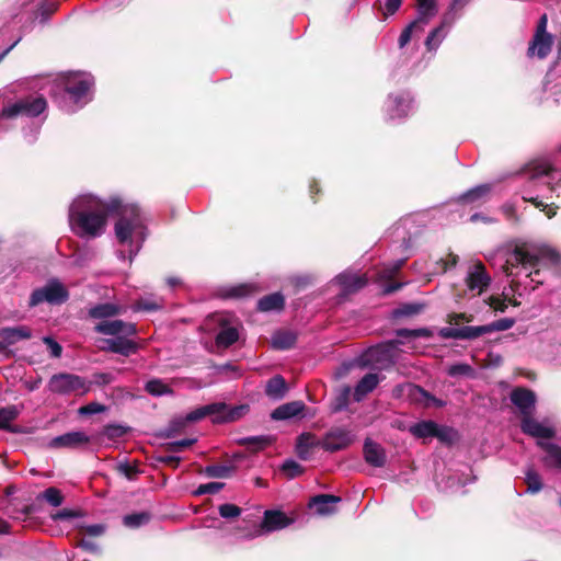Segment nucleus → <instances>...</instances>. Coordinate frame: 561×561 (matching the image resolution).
Segmentation results:
<instances>
[{
  "label": "nucleus",
  "instance_id": "nucleus-1",
  "mask_svg": "<svg viewBox=\"0 0 561 561\" xmlns=\"http://www.w3.org/2000/svg\"><path fill=\"white\" fill-rule=\"evenodd\" d=\"M124 308L113 302H103L92 306L88 310L91 319L99 320L94 327V331L112 336L104 339L101 350L116 353L123 356H129L138 351V344L130 337L137 334L136 325L131 322L114 319L122 314Z\"/></svg>",
  "mask_w": 561,
  "mask_h": 561
},
{
  "label": "nucleus",
  "instance_id": "nucleus-2",
  "mask_svg": "<svg viewBox=\"0 0 561 561\" xmlns=\"http://www.w3.org/2000/svg\"><path fill=\"white\" fill-rule=\"evenodd\" d=\"M107 208V205L94 195L78 196L68 211L71 231L85 240L101 237L106 228Z\"/></svg>",
  "mask_w": 561,
  "mask_h": 561
},
{
  "label": "nucleus",
  "instance_id": "nucleus-3",
  "mask_svg": "<svg viewBox=\"0 0 561 561\" xmlns=\"http://www.w3.org/2000/svg\"><path fill=\"white\" fill-rule=\"evenodd\" d=\"M543 262L558 265L561 262V256L550 247L523 243L506 253L503 268L507 276H518L525 273L533 283L542 284L543 280L537 276L540 274V266Z\"/></svg>",
  "mask_w": 561,
  "mask_h": 561
},
{
  "label": "nucleus",
  "instance_id": "nucleus-4",
  "mask_svg": "<svg viewBox=\"0 0 561 561\" xmlns=\"http://www.w3.org/2000/svg\"><path fill=\"white\" fill-rule=\"evenodd\" d=\"M114 232L118 244L127 250H117V257L131 264L147 237L145 217L136 205L121 207Z\"/></svg>",
  "mask_w": 561,
  "mask_h": 561
},
{
  "label": "nucleus",
  "instance_id": "nucleus-5",
  "mask_svg": "<svg viewBox=\"0 0 561 561\" xmlns=\"http://www.w3.org/2000/svg\"><path fill=\"white\" fill-rule=\"evenodd\" d=\"M553 173L554 170L548 161L536 163L530 171V181L523 190V199L546 211L548 218H552L556 210L548 207L540 198H549L547 193L552 191L550 180L554 179Z\"/></svg>",
  "mask_w": 561,
  "mask_h": 561
},
{
  "label": "nucleus",
  "instance_id": "nucleus-6",
  "mask_svg": "<svg viewBox=\"0 0 561 561\" xmlns=\"http://www.w3.org/2000/svg\"><path fill=\"white\" fill-rule=\"evenodd\" d=\"M47 388L59 396H83L90 391L91 382L75 374L59 373L49 378Z\"/></svg>",
  "mask_w": 561,
  "mask_h": 561
},
{
  "label": "nucleus",
  "instance_id": "nucleus-7",
  "mask_svg": "<svg viewBox=\"0 0 561 561\" xmlns=\"http://www.w3.org/2000/svg\"><path fill=\"white\" fill-rule=\"evenodd\" d=\"M61 85L70 100L82 106L90 100L88 94L93 85V78L88 73H68L61 78Z\"/></svg>",
  "mask_w": 561,
  "mask_h": 561
},
{
  "label": "nucleus",
  "instance_id": "nucleus-8",
  "mask_svg": "<svg viewBox=\"0 0 561 561\" xmlns=\"http://www.w3.org/2000/svg\"><path fill=\"white\" fill-rule=\"evenodd\" d=\"M69 298L68 289L56 278L49 279L44 286L33 290L28 306L35 307L43 302L61 305Z\"/></svg>",
  "mask_w": 561,
  "mask_h": 561
},
{
  "label": "nucleus",
  "instance_id": "nucleus-9",
  "mask_svg": "<svg viewBox=\"0 0 561 561\" xmlns=\"http://www.w3.org/2000/svg\"><path fill=\"white\" fill-rule=\"evenodd\" d=\"M414 110V99L408 91L390 93L385 102L383 111L389 121H402Z\"/></svg>",
  "mask_w": 561,
  "mask_h": 561
},
{
  "label": "nucleus",
  "instance_id": "nucleus-10",
  "mask_svg": "<svg viewBox=\"0 0 561 561\" xmlns=\"http://www.w3.org/2000/svg\"><path fill=\"white\" fill-rule=\"evenodd\" d=\"M47 103L46 100L42 96L38 98H27L4 106L1 111V118H13L18 115H25L28 117H35L43 113L46 110Z\"/></svg>",
  "mask_w": 561,
  "mask_h": 561
},
{
  "label": "nucleus",
  "instance_id": "nucleus-11",
  "mask_svg": "<svg viewBox=\"0 0 561 561\" xmlns=\"http://www.w3.org/2000/svg\"><path fill=\"white\" fill-rule=\"evenodd\" d=\"M466 294L471 297L482 295L491 284V277L481 262L471 264L465 277Z\"/></svg>",
  "mask_w": 561,
  "mask_h": 561
},
{
  "label": "nucleus",
  "instance_id": "nucleus-12",
  "mask_svg": "<svg viewBox=\"0 0 561 561\" xmlns=\"http://www.w3.org/2000/svg\"><path fill=\"white\" fill-rule=\"evenodd\" d=\"M353 442L354 435L351 431L336 427L324 435L321 446L324 450L333 453L347 448Z\"/></svg>",
  "mask_w": 561,
  "mask_h": 561
},
{
  "label": "nucleus",
  "instance_id": "nucleus-13",
  "mask_svg": "<svg viewBox=\"0 0 561 561\" xmlns=\"http://www.w3.org/2000/svg\"><path fill=\"white\" fill-rule=\"evenodd\" d=\"M520 428L523 433L537 438V442L553 438L556 435L552 426L535 420L531 415L522 419Z\"/></svg>",
  "mask_w": 561,
  "mask_h": 561
},
{
  "label": "nucleus",
  "instance_id": "nucleus-14",
  "mask_svg": "<svg viewBox=\"0 0 561 561\" xmlns=\"http://www.w3.org/2000/svg\"><path fill=\"white\" fill-rule=\"evenodd\" d=\"M401 344L398 340H392L379 344L369 351V356L376 363L383 366L394 364L398 356L399 345Z\"/></svg>",
  "mask_w": 561,
  "mask_h": 561
},
{
  "label": "nucleus",
  "instance_id": "nucleus-15",
  "mask_svg": "<svg viewBox=\"0 0 561 561\" xmlns=\"http://www.w3.org/2000/svg\"><path fill=\"white\" fill-rule=\"evenodd\" d=\"M291 519L288 518L284 513L279 511H266L264 518L259 529L255 530L254 536H260L263 531L271 533L283 529L290 525Z\"/></svg>",
  "mask_w": 561,
  "mask_h": 561
},
{
  "label": "nucleus",
  "instance_id": "nucleus-16",
  "mask_svg": "<svg viewBox=\"0 0 561 561\" xmlns=\"http://www.w3.org/2000/svg\"><path fill=\"white\" fill-rule=\"evenodd\" d=\"M368 279L364 275L345 271L339 274L333 283L341 288L343 295H348L365 287Z\"/></svg>",
  "mask_w": 561,
  "mask_h": 561
},
{
  "label": "nucleus",
  "instance_id": "nucleus-17",
  "mask_svg": "<svg viewBox=\"0 0 561 561\" xmlns=\"http://www.w3.org/2000/svg\"><path fill=\"white\" fill-rule=\"evenodd\" d=\"M511 401L527 417L533 414L536 403V394L526 388H516L511 392Z\"/></svg>",
  "mask_w": 561,
  "mask_h": 561
},
{
  "label": "nucleus",
  "instance_id": "nucleus-18",
  "mask_svg": "<svg viewBox=\"0 0 561 561\" xmlns=\"http://www.w3.org/2000/svg\"><path fill=\"white\" fill-rule=\"evenodd\" d=\"M90 443V437L82 431L68 432L53 438L49 443L54 448H79Z\"/></svg>",
  "mask_w": 561,
  "mask_h": 561
},
{
  "label": "nucleus",
  "instance_id": "nucleus-19",
  "mask_svg": "<svg viewBox=\"0 0 561 561\" xmlns=\"http://www.w3.org/2000/svg\"><path fill=\"white\" fill-rule=\"evenodd\" d=\"M365 461L376 468H381L386 465L387 456L385 448L370 438H366L363 447Z\"/></svg>",
  "mask_w": 561,
  "mask_h": 561
},
{
  "label": "nucleus",
  "instance_id": "nucleus-20",
  "mask_svg": "<svg viewBox=\"0 0 561 561\" xmlns=\"http://www.w3.org/2000/svg\"><path fill=\"white\" fill-rule=\"evenodd\" d=\"M537 445L546 453L541 462L547 469L561 471V446L554 443L538 440Z\"/></svg>",
  "mask_w": 561,
  "mask_h": 561
},
{
  "label": "nucleus",
  "instance_id": "nucleus-21",
  "mask_svg": "<svg viewBox=\"0 0 561 561\" xmlns=\"http://www.w3.org/2000/svg\"><path fill=\"white\" fill-rule=\"evenodd\" d=\"M305 410L306 404L302 401H291L277 407L271 413V417L275 421H287L301 415Z\"/></svg>",
  "mask_w": 561,
  "mask_h": 561
},
{
  "label": "nucleus",
  "instance_id": "nucleus-22",
  "mask_svg": "<svg viewBox=\"0 0 561 561\" xmlns=\"http://www.w3.org/2000/svg\"><path fill=\"white\" fill-rule=\"evenodd\" d=\"M30 337L31 330L27 327L3 328L0 330V350Z\"/></svg>",
  "mask_w": 561,
  "mask_h": 561
},
{
  "label": "nucleus",
  "instance_id": "nucleus-23",
  "mask_svg": "<svg viewBox=\"0 0 561 561\" xmlns=\"http://www.w3.org/2000/svg\"><path fill=\"white\" fill-rule=\"evenodd\" d=\"M436 13L437 5L435 0H417V18L413 22L417 23L420 31L423 32Z\"/></svg>",
  "mask_w": 561,
  "mask_h": 561
},
{
  "label": "nucleus",
  "instance_id": "nucleus-24",
  "mask_svg": "<svg viewBox=\"0 0 561 561\" xmlns=\"http://www.w3.org/2000/svg\"><path fill=\"white\" fill-rule=\"evenodd\" d=\"M341 497L330 494H320L311 499L309 506L314 508L319 515H330L335 512L334 504L339 503Z\"/></svg>",
  "mask_w": 561,
  "mask_h": 561
},
{
  "label": "nucleus",
  "instance_id": "nucleus-25",
  "mask_svg": "<svg viewBox=\"0 0 561 561\" xmlns=\"http://www.w3.org/2000/svg\"><path fill=\"white\" fill-rule=\"evenodd\" d=\"M552 47L551 35H534V38L528 47L529 56H537L542 59L548 56Z\"/></svg>",
  "mask_w": 561,
  "mask_h": 561
},
{
  "label": "nucleus",
  "instance_id": "nucleus-26",
  "mask_svg": "<svg viewBox=\"0 0 561 561\" xmlns=\"http://www.w3.org/2000/svg\"><path fill=\"white\" fill-rule=\"evenodd\" d=\"M453 24H445L444 18H442L440 24L431 31L425 39V46L428 51H436L442 42L447 36Z\"/></svg>",
  "mask_w": 561,
  "mask_h": 561
},
{
  "label": "nucleus",
  "instance_id": "nucleus-27",
  "mask_svg": "<svg viewBox=\"0 0 561 561\" xmlns=\"http://www.w3.org/2000/svg\"><path fill=\"white\" fill-rule=\"evenodd\" d=\"M379 381L380 379L377 374L370 373L365 375L355 387L354 399L360 401L378 386Z\"/></svg>",
  "mask_w": 561,
  "mask_h": 561
},
{
  "label": "nucleus",
  "instance_id": "nucleus-28",
  "mask_svg": "<svg viewBox=\"0 0 561 561\" xmlns=\"http://www.w3.org/2000/svg\"><path fill=\"white\" fill-rule=\"evenodd\" d=\"M287 392L286 381L282 376L271 378L265 388V393L273 400H280Z\"/></svg>",
  "mask_w": 561,
  "mask_h": 561
},
{
  "label": "nucleus",
  "instance_id": "nucleus-29",
  "mask_svg": "<svg viewBox=\"0 0 561 561\" xmlns=\"http://www.w3.org/2000/svg\"><path fill=\"white\" fill-rule=\"evenodd\" d=\"M239 340V331L234 325H224L216 336L219 347H229Z\"/></svg>",
  "mask_w": 561,
  "mask_h": 561
},
{
  "label": "nucleus",
  "instance_id": "nucleus-30",
  "mask_svg": "<svg viewBox=\"0 0 561 561\" xmlns=\"http://www.w3.org/2000/svg\"><path fill=\"white\" fill-rule=\"evenodd\" d=\"M284 297L279 293L264 296L257 301V308L261 311H276L284 307Z\"/></svg>",
  "mask_w": 561,
  "mask_h": 561
},
{
  "label": "nucleus",
  "instance_id": "nucleus-31",
  "mask_svg": "<svg viewBox=\"0 0 561 561\" xmlns=\"http://www.w3.org/2000/svg\"><path fill=\"white\" fill-rule=\"evenodd\" d=\"M296 342V335L289 331H279L273 334L272 345L277 350H287Z\"/></svg>",
  "mask_w": 561,
  "mask_h": 561
},
{
  "label": "nucleus",
  "instance_id": "nucleus-32",
  "mask_svg": "<svg viewBox=\"0 0 561 561\" xmlns=\"http://www.w3.org/2000/svg\"><path fill=\"white\" fill-rule=\"evenodd\" d=\"M469 3V0H453L447 11L443 14L445 24H454L461 15V10Z\"/></svg>",
  "mask_w": 561,
  "mask_h": 561
},
{
  "label": "nucleus",
  "instance_id": "nucleus-33",
  "mask_svg": "<svg viewBox=\"0 0 561 561\" xmlns=\"http://www.w3.org/2000/svg\"><path fill=\"white\" fill-rule=\"evenodd\" d=\"M436 423L433 421H422L410 426V432L419 438L434 437Z\"/></svg>",
  "mask_w": 561,
  "mask_h": 561
},
{
  "label": "nucleus",
  "instance_id": "nucleus-34",
  "mask_svg": "<svg viewBox=\"0 0 561 561\" xmlns=\"http://www.w3.org/2000/svg\"><path fill=\"white\" fill-rule=\"evenodd\" d=\"M151 516L148 512H138L125 515L123 524L128 528H137L149 523Z\"/></svg>",
  "mask_w": 561,
  "mask_h": 561
},
{
  "label": "nucleus",
  "instance_id": "nucleus-35",
  "mask_svg": "<svg viewBox=\"0 0 561 561\" xmlns=\"http://www.w3.org/2000/svg\"><path fill=\"white\" fill-rule=\"evenodd\" d=\"M490 192H491L490 184H481V185H478V186L469 190L467 193H465L461 196V199L465 202H469V203L481 201L484 197H486L490 194Z\"/></svg>",
  "mask_w": 561,
  "mask_h": 561
},
{
  "label": "nucleus",
  "instance_id": "nucleus-36",
  "mask_svg": "<svg viewBox=\"0 0 561 561\" xmlns=\"http://www.w3.org/2000/svg\"><path fill=\"white\" fill-rule=\"evenodd\" d=\"M146 391L154 397L172 394V389L160 379H152L146 383Z\"/></svg>",
  "mask_w": 561,
  "mask_h": 561
},
{
  "label": "nucleus",
  "instance_id": "nucleus-37",
  "mask_svg": "<svg viewBox=\"0 0 561 561\" xmlns=\"http://www.w3.org/2000/svg\"><path fill=\"white\" fill-rule=\"evenodd\" d=\"M206 415L211 417L214 423H224L227 404L224 402H215L205 405Z\"/></svg>",
  "mask_w": 561,
  "mask_h": 561
},
{
  "label": "nucleus",
  "instance_id": "nucleus-38",
  "mask_svg": "<svg viewBox=\"0 0 561 561\" xmlns=\"http://www.w3.org/2000/svg\"><path fill=\"white\" fill-rule=\"evenodd\" d=\"M525 482L527 484L528 493L535 494L542 489L540 474L531 468H529L525 473Z\"/></svg>",
  "mask_w": 561,
  "mask_h": 561
},
{
  "label": "nucleus",
  "instance_id": "nucleus-39",
  "mask_svg": "<svg viewBox=\"0 0 561 561\" xmlns=\"http://www.w3.org/2000/svg\"><path fill=\"white\" fill-rule=\"evenodd\" d=\"M424 307V304L421 302L404 304L393 310V316L396 318L412 317L423 311Z\"/></svg>",
  "mask_w": 561,
  "mask_h": 561
},
{
  "label": "nucleus",
  "instance_id": "nucleus-40",
  "mask_svg": "<svg viewBox=\"0 0 561 561\" xmlns=\"http://www.w3.org/2000/svg\"><path fill=\"white\" fill-rule=\"evenodd\" d=\"M273 439L270 436H251L245 437L241 440L243 445H245L249 449L253 451H257L265 448L266 446L271 445Z\"/></svg>",
  "mask_w": 561,
  "mask_h": 561
},
{
  "label": "nucleus",
  "instance_id": "nucleus-41",
  "mask_svg": "<svg viewBox=\"0 0 561 561\" xmlns=\"http://www.w3.org/2000/svg\"><path fill=\"white\" fill-rule=\"evenodd\" d=\"M204 472L210 478H228L232 474L233 467L227 465H211L207 466Z\"/></svg>",
  "mask_w": 561,
  "mask_h": 561
},
{
  "label": "nucleus",
  "instance_id": "nucleus-42",
  "mask_svg": "<svg viewBox=\"0 0 561 561\" xmlns=\"http://www.w3.org/2000/svg\"><path fill=\"white\" fill-rule=\"evenodd\" d=\"M249 412V405L248 404H240L236 407H229L227 404V410L225 413L224 423L234 422L239 419H241L243 415H245Z\"/></svg>",
  "mask_w": 561,
  "mask_h": 561
},
{
  "label": "nucleus",
  "instance_id": "nucleus-43",
  "mask_svg": "<svg viewBox=\"0 0 561 561\" xmlns=\"http://www.w3.org/2000/svg\"><path fill=\"white\" fill-rule=\"evenodd\" d=\"M488 325H477V327H462L460 328V339L461 340H472L477 339L483 334H488Z\"/></svg>",
  "mask_w": 561,
  "mask_h": 561
},
{
  "label": "nucleus",
  "instance_id": "nucleus-44",
  "mask_svg": "<svg viewBox=\"0 0 561 561\" xmlns=\"http://www.w3.org/2000/svg\"><path fill=\"white\" fill-rule=\"evenodd\" d=\"M18 414L15 407L0 409V430H10V423L18 417Z\"/></svg>",
  "mask_w": 561,
  "mask_h": 561
},
{
  "label": "nucleus",
  "instance_id": "nucleus-45",
  "mask_svg": "<svg viewBox=\"0 0 561 561\" xmlns=\"http://www.w3.org/2000/svg\"><path fill=\"white\" fill-rule=\"evenodd\" d=\"M309 438H310L309 435L301 434L297 439L296 454L302 460H307L309 458L310 448H311Z\"/></svg>",
  "mask_w": 561,
  "mask_h": 561
},
{
  "label": "nucleus",
  "instance_id": "nucleus-46",
  "mask_svg": "<svg viewBox=\"0 0 561 561\" xmlns=\"http://www.w3.org/2000/svg\"><path fill=\"white\" fill-rule=\"evenodd\" d=\"M42 499L47 501L51 506L57 507L62 504L64 497L60 493V491L56 488H48L46 489L42 495Z\"/></svg>",
  "mask_w": 561,
  "mask_h": 561
},
{
  "label": "nucleus",
  "instance_id": "nucleus-47",
  "mask_svg": "<svg viewBox=\"0 0 561 561\" xmlns=\"http://www.w3.org/2000/svg\"><path fill=\"white\" fill-rule=\"evenodd\" d=\"M397 336L405 337V339L420 337V336L421 337H432L433 333L427 328H421V329H415V330L400 329L397 331Z\"/></svg>",
  "mask_w": 561,
  "mask_h": 561
},
{
  "label": "nucleus",
  "instance_id": "nucleus-48",
  "mask_svg": "<svg viewBox=\"0 0 561 561\" xmlns=\"http://www.w3.org/2000/svg\"><path fill=\"white\" fill-rule=\"evenodd\" d=\"M282 471L289 478L293 479L300 476L304 472L302 467L294 459H287L282 465Z\"/></svg>",
  "mask_w": 561,
  "mask_h": 561
},
{
  "label": "nucleus",
  "instance_id": "nucleus-49",
  "mask_svg": "<svg viewBox=\"0 0 561 561\" xmlns=\"http://www.w3.org/2000/svg\"><path fill=\"white\" fill-rule=\"evenodd\" d=\"M219 515L226 519H232L241 514V508L234 504L225 503L218 507Z\"/></svg>",
  "mask_w": 561,
  "mask_h": 561
},
{
  "label": "nucleus",
  "instance_id": "nucleus-50",
  "mask_svg": "<svg viewBox=\"0 0 561 561\" xmlns=\"http://www.w3.org/2000/svg\"><path fill=\"white\" fill-rule=\"evenodd\" d=\"M127 433V427L121 424H108L103 430V435L108 439H115L124 436Z\"/></svg>",
  "mask_w": 561,
  "mask_h": 561
},
{
  "label": "nucleus",
  "instance_id": "nucleus-51",
  "mask_svg": "<svg viewBox=\"0 0 561 561\" xmlns=\"http://www.w3.org/2000/svg\"><path fill=\"white\" fill-rule=\"evenodd\" d=\"M405 260H398L389 265L383 266L381 272L379 273L380 279H389L394 276L399 272V270L403 266Z\"/></svg>",
  "mask_w": 561,
  "mask_h": 561
},
{
  "label": "nucleus",
  "instance_id": "nucleus-52",
  "mask_svg": "<svg viewBox=\"0 0 561 561\" xmlns=\"http://www.w3.org/2000/svg\"><path fill=\"white\" fill-rule=\"evenodd\" d=\"M162 306L161 299H141L136 304L135 310L156 311L162 308Z\"/></svg>",
  "mask_w": 561,
  "mask_h": 561
},
{
  "label": "nucleus",
  "instance_id": "nucleus-53",
  "mask_svg": "<svg viewBox=\"0 0 561 561\" xmlns=\"http://www.w3.org/2000/svg\"><path fill=\"white\" fill-rule=\"evenodd\" d=\"M224 483L221 482H209L205 484H201L195 491L194 495H204V494H216L218 493L222 488Z\"/></svg>",
  "mask_w": 561,
  "mask_h": 561
},
{
  "label": "nucleus",
  "instance_id": "nucleus-54",
  "mask_svg": "<svg viewBox=\"0 0 561 561\" xmlns=\"http://www.w3.org/2000/svg\"><path fill=\"white\" fill-rule=\"evenodd\" d=\"M515 323V320L512 318H503L497 321H494L492 323L486 324L488 325V332L492 333L495 331H506L511 329Z\"/></svg>",
  "mask_w": 561,
  "mask_h": 561
},
{
  "label": "nucleus",
  "instance_id": "nucleus-55",
  "mask_svg": "<svg viewBox=\"0 0 561 561\" xmlns=\"http://www.w3.org/2000/svg\"><path fill=\"white\" fill-rule=\"evenodd\" d=\"M106 407L98 403V402H90L87 405L80 407L78 410V414L82 416L93 415L98 413L105 412Z\"/></svg>",
  "mask_w": 561,
  "mask_h": 561
},
{
  "label": "nucleus",
  "instance_id": "nucleus-56",
  "mask_svg": "<svg viewBox=\"0 0 561 561\" xmlns=\"http://www.w3.org/2000/svg\"><path fill=\"white\" fill-rule=\"evenodd\" d=\"M434 437L439 438L442 442L451 443L456 438V432L451 427L436 424Z\"/></svg>",
  "mask_w": 561,
  "mask_h": 561
},
{
  "label": "nucleus",
  "instance_id": "nucleus-57",
  "mask_svg": "<svg viewBox=\"0 0 561 561\" xmlns=\"http://www.w3.org/2000/svg\"><path fill=\"white\" fill-rule=\"evenodd\" d=\"M471 371V367L463 363L450 365L447 370L448 375L451 377L469 375Z\"/></svg>",
  "mask_w": 561,
  "mask_h": 561
},
{
  "label": "nucleus",
  "instance_id": "nucleus-58",
  "mask_svg": "<svg viewBox=\"0 0 561 561\" xmlns=\"http://www.w3.org/2000/svg\"><path fill=\"white\" fill-rule=\"evenodd\" d=\"M414 30L420 31V25H417V23L412 22L402 31L399 37L400 48H403L410 42Z\"/></svg>",
  "mask_w": 561,
  "mask_h": 561
},
{
  "label": "nucleus",
  "instance_id": "nucleus-59",
  "mask_svg": "<svg viewBox=\"0 0 561 561\" xmlns=\"http://www.w3.org/2000/svg\"><path fill=\"white\" fill-rule=\"evenodd\" d=\"M43 342L48 346L53 357H60L62 348L61 346L50 336H44Z\"/></svg>",
  "mask_w": 561,
  "mask_h": 561
},
{
  "label": "nucleus",
  "instance_id": "nucleus-60",
  "mask_svg": "<svg viewBox=\"0 0 561 561\" xmlns=\"http://www.w3.org/2000/svg\"><path fill=\"white\" fill-rule=\"evenodd\" d=\"M196 442L195 438H184L169 444V449L172 451H181L184 448L192 446Z\"/></svg>",
  "mask_w": 561,
  "mask_h": 561
},
{
  "label": "nucleus",
  "instance_id": "nucleus-61",
  "mask_svg": "<svg viewBox=\"0 0 561 561\" xmlns=\"http://www.w3.org/2000/svg\"><path fill=\"white\" fill-rule=\"evenodd\" d=\"M206 409L205 405L196 408L195 410L187 413L184 417L185 422H197L204 417H206Z\"/></svg>",
  "mask_w": 561,
  "mask_h": 561
},
{
  "label": "nucleus",
  "instance_id": "nucleus-62",
  "mask_svg": "<svg viewBox=\"0 0 561 561\" xmlns=\"http://www.w3.org/2000/svg\"><path fill=\"white\" fill-rule=\"evenodd\" d=\"M57 10V4L54 2L46 3L41 7L39 9V15H41V22L45 23L48 20V16L53 14Z\"/></svg>",
  "mask_w": 561,
  "mask_h": 561
},
{
  "label": "nucleus",
  "instance_id": "nucleus-63",
  "mask_svg": "<svg viewBox=\"0 0 561 561\" xmlns=\"http://www.w3.org/2000/svg\"><path fill=\"white\" fill-rule=\"evenodd\" d=\"M488 305L495 311H501V312H503L507 307L505 300H503L499 297H490L488 300Z\"/></svg>",
  "mask_w": 561,
  "mask_h": 561
},
{
  "label": "nucleus",
  "instance_id": "nucleus-64",
  "mask_svg": "<svg viewBox=\"0 0 561 561\" xmlns=\"http://www.w3.org/2000/svg\"><path fill=\"white\" fill-rule=\"evenodd\" d=\"M84 530L88 535L98 537L104 534L105 527L102 524H93L84 527Z\"/></svg>",
  "mask_w": 561,
  "mask_h": 561
}]
</instances>
